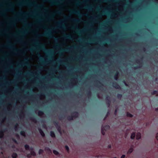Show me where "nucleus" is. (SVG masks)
Wrapping results in <instances>:
<instances>
[{
  "instance_id": "41",
  "label": "nucleus",
  "mask_w": 158,
  "mask_h": 158,
  "mask_svg": "<svg viewBox=\"0 0 158 158\" xmlns=\"http://www.w3.org/2000/svg\"><path fill=\"white\" fill-rule=\"evenodd\" d=\"M157 93H158L157 91L156 90H154L153 92H152L151 93V94L152 95H154L156 94H157Z\"/></svg>"
},
{
  "instance_id": "53",
  "label": "nucleus",
  "mask_w": 158,
  "mask_h": 158,
  "mask_svg": "<svg viewBox=\"0 0 158 158\" xmlns=\"http://www.w3.org/2000/svg\"><path fill=\"white\" fill-rule=\"evenodd\" d=\"M73 20L74 22L76 23H78L79 21V20L77 19H73Z\"/></svg>"
},
{
  "instance_id": "45",
  "label": "nucleus",
  "mask_w": 158,
  "mask_h": 158,
  "mask_svg": "<svg viewBox=\"0 0 158 158\" xmlns=\"http://www.w3.org/2000/svg\"><path fill=\"white\" fill-rule=\"evenodd\" d=\"M122 95L121 94H117V98H118L119 99L121 98V97H122Z\"/></svg>"
},
{
  "instance_id": "55",
  "label": "nucleus",
  "mask_w": 158,
  "mask_h": 158,
  "mask_svg": "<svg viewBox=\"0 0 158 158\" xmlns=\"http://www.w3.org/2000/svg\"><path fill=\"white\" fill-rule=\"evenodd\" d=\"M10 35H11V36H13V37H16L17 36V34H10Z\"/></svg>"
},
{
  "instance_id": "50",
  "label": "nucleus",
  "mask_w": 158,
  "mask_h": 158,
  "mask_svg": "<svg viewBox=\"0 0 158 158\" xmlns=\"http://www.w3.org/2000/svg\"><path fill=\"white\" fill-rule=\"evenodd\" d=\"M36 7L38 8H41L43 7V5L42 4L37 5L36 6Z\"/></svg>"
},
{
  "instance_id": "8",
  "label": "nucleus",
  "mask_w": 158,
  "mask_h": 158,
  "mask_svg": "<svg viewBox=\"0 0 158 158\" xmlns=\"http://www.w3.org/2000/svg\"><path fill=\"white\" fill-rule=\"evenodd\" d=\"M8 44L4 45V46L7 48H11L13 49V50L15 52H18V51H21V50H19L17 49L16 48H14L13 45L9 41L8 42Z\"/></svg>"
},
{
  "instance_id": "43",
  "label": "nucleus",
  "mask_w": 158,
  "mask_h": 158,
  "mask_svg": "<svg viewBox=\"0 0 158 158\" xmlns=\"http://www.w3.org/2000/svg\"><path fill=\"white\" fill-rule=\"evenodd\" d=\"M65 149L67 150L68 152H69V147L67 145H65Z\"/></svg>"
},
{
  "instance_id": "10",
  "label": "nucleus",
  "mask_w": 158,
  "mask_h": 158,
  "mask_svg": "<svg viewBox=\"0 0 158 158\" xmlns=\"http://www.w3.org/2000/svg\"><path fill=\"white\" fill-rule=\"evenodd\" d=\"M23 5H27L28 6H31L33 4L27 2H20L16 3V5L19 6H21Z\"/></svg>"
},
{
  "instance_id": "29",
  "label": "nucleus",
  "mask_w": 158,
  "mask_h": 158,
  "mask_svg": "<svg viewBox=\"0 0 158 158\" xmlns=\"http://www.w3.org/2000/svg\"><path fill=\"white\" fill-rule=\"evenodd\" d=\"M50 136L52 138H55V135L54 132L53 131H50Z\"/></svg>"
},
{
  "instance_id": "16",
  "label": "nucleus",
  "mask_w": 158,
  "mask_h": 158,
  "mask_svg": "<svg viewBox=\"0 0 158 158\" xmlns=\"http://www.w3.org/2000/svg\"><path fill=\"white\" fill-rule=\"evenodd\" d=\"M113 86L117 89H120L121 87L117 82H114L113 83Z\"/></svg>"
},
{
  "instance_id": "58",
  "label": "nucleus",
  "mask_w": 158,
  "mask_h": 158,
  "mask_svg": "<svg viewBox=\"0 0 158 158\" xmlns=\"http://www.w3.org/2000/svg\"><path fill=\"white\" fill-rule=\"evenodd\" d=\"M125 155H123L120 158H125Z\"/></svg>"
},
{
  "instance_id": "19",
  "label": "nucleus",
  "mask_w": 158,
  "mask_h": 158,
  "mask_svg": "<svg viewBox=\"0 0 158 158\" xmlns=\"http://www.w3.org/2000/svg\"><path fill=\"white\" fill-rule=\"evenodd\" d=\"M64 37L66 39H72L73 37L71 35L68 34H65L64 35Z\"/></svg>"
},
{
  "instance_id": "25",
  "label": "nucleus",
  "mask_w": 158,
  "mask_h": 158,
  "mask_svg": "<svg viewBox=\"0 0 158 158\" xmlns=\"http://www.w3.org/2000/svg\"><path fill=\"white\" fill-rule=\"evenodd\" d=\"M102 128H103L104 130L106 131L110 129V127L109 125H106L104 126L102 125Z\"/></svg>"
},
{
  "instance_id": "32",
  "label": "nucleus",
  "mask_w": 158,
  "mask_h": 158,
  "mask_svg": "<svg viewBox=\"0 0 158 158\" xmlns=\"http://www.w3.org/2000/svg\"><path fill=\"white\" fill-rule=\"evenodd\" d=\"M17 154L16 153H13L12 155V158H16L17 157Z\"/></svg>"
},
{
  "instance_id": "63",
  "label": "nucleus",
  "mask_w": 158,
  "mask_h": 158,
  "mask_svg": "<svg viewBox=\"0 0 158 158\" xmlns=\"http://www.w3.org/2000/svg\"><path fill=\"white\" fill-rule=\"evenodd\" d=\"M155 81L158 82L157 83L158 84V78H156L155 80Z\"/></svg>"
},
{
  "instance_id": "46",
  "label": "nucleus",
  "mask_w": 158,
  "mask_h": 158,
  "mask_svg": "<svg viewBox=\"0 0 158 158\" xmlns=\"http://www.w3.org/2000/svg\"><path fill=\"white\" fill-rule=\"evenodd\" d=\"M109 114H110V111L109 110H108L107 113L106 114V115L105 117L104 118V119H103L104 120L106 119V118H107V117L108 116V115H109Z\"/></svg>"
},
{
  "instance_id": "36",
  "label": "nucleus",
  "mask_w": 158,
  "mask_h": 158,
  "mask_svg": "<svg viewBox=\"0 0 158 158\" xmlns=\"http://www.w3.org/2000/svg\"><path fill=\"white\" fill-rule=\"evenodd\" d=\"M133 151V149L132 148H130L128 150L127 153L128 154H130Z\"/></svg>"
},
{
  "instance_id": "40",
  "label": "nucleus",
  "mask_w": 158,
  "mask_h": 158,
  "mask_svg": "<svg viewBox=\"0 0 158 158\" xmlns=\"http://www.w3.org/2000/svg\"><path fill=\"white\" fill-rule=\"evenodd\" d=\"M53 152L55 155H58L59 154V152L56 150H53Z\"/></svg>"
},
{
  "instance_id": "39",
  "label": "nucleus",
  "mask_w": 158,
  "mask_h": 158,
  "mask_svg": "<svg viewBox=\"0 0 158 158\" xmlns=\"http://www.w3.org/2000/svg\"><path fill=\"white\" fill-rule=\"evenodd\" d=\"M44 114V112L40 110L38 112V115L39 116H42Z\"/></svg>"
},
{
  "instance_id": "9",
  "label": "nucleus",
  "mask_w": 158,
  "mask_h": 158,
  "mask_svg": "<svg viewBox=\"0 0 158 158\" xmlns=\"http://www.w3.org/2000/svg\"><path fill=\"white\" fill-rule=\"evenodd\" d=\"M57 24L59 25L57 28H60L63 29H65L66 27L64 24V23L62 20H61L57 23Z\"/></svg>"
},
{
  "instance_id": "47",
  "label": "nucleus",
  "mask_w": 158,
  "mask_h": 158,
  "mask_svg": "<svg viewBox=\"0 0 158 158\" xmlns=\"http://www.w3.org/2000/svg\"><path fill=\"white\" fill-rule=\"evenodd\" d=\"M87 95L88 96H90L91 94V92L89 90L87 91Z\"/></svg>"
},
{
  "instance_id": "31",
  "label": "nucleus",
  "mask_w": 158,
  "mask_h": 158,
  "mask_svg": "<svg viewBox=\"0 0 158 158\" xmlns=\"http://www.w3.org/2000/svg\"><path fill=\"white\" fill-rule=\"evenodd\" d=\"M20 134L21 135L23 136H26V133L24 131H21L20 132Z\"/></svg>"
},
{
  "instance_id": "2",
  "label": "nucleus",
  "mask_w": 158,
  "mask_h": 158,
  "mask_svg": "<svg viewBox=\"0 0 158 158\" xmlns=\"http://www.w3.org/2000/svg\"><path fill=\"white\" fill-rule=\"evenodd\" d=\"M37 37L41 36H48L50 38H53L55 40L57 41L58 39L54 36L52 34L51 29H48L46 32L42 34L36 35Z\"/></svg>"
},
{
  "instance_id": "20",
  "label": "nucleus",
  "mask_w": 158,
  "mask_h": 158,
  "mask_svg": "<svg viewBox=\"0 0 158 158\" xmlns=\"http://www.w3.org/2000/svg\"><path fill=\"white\" fill-rule=\"evenodd\" d=\"M106 100L107 101V104L108 105V106H109L110 103V97L108 95L106 96Z\"/></svg>"
},
{
  "instance_id": "14",
  "label": "nucleus",
  "mask_w": 158,
  "mask_h": 158,
  "mask_svg": "<svg viewBox=\"0 0 158 158\" xmlns=\"http://www.w3.org/2000/svg\"><path fill=\"white\" fill-rule=\"evenodd\" d=\"M136 62L137 64H139V66H137L135 67H134V69H138V68H140V67L141 66L142 64V63H141L140 60H136Z\"/></svg>"
},
{
  "instance_id": "52",
  "label": "nucleus",
  "mask_w": 158,
  "mask_h": 158,
  "mask_svg": "<svg viewBox=\"0 0 158 158\" xmlns=\"http://www.w3.org/2000/svg\"><path fill=\"white\" fill-rule=\"evenodd\" d=\"M12 141L15 143L17 144L18 143L17 141V140L14 138H12Z\"/></svg>"
},
{
  "instance_id": "62",
  "label": "nucleus",
  "mask_w": 158,
  "mask_h": 158,
  "mask_svg": "<svg viewBox=\"0 0 158 158\" xmlns=\"http://www.w3.org/2000/svg\"><path fill=\"white\" fill-rule=\"evenodd\" d=\"M111 146L110 144L108 146V148H111Z\"/></svg>"
},
{
  "instance_id": "6",
  "label": "nucleus",
  "mask_w": 158,
  "mask_h": 158,
  "mask_svg": "<svg viewBox=\"0 0 158 158\" xmlns=\"http://www.w3.org/2000/svg\"><path fill=\"white\" fill-rule=\"evenodd\" d=\"M4 11H9L11 12L15 11V10L14 8V5L13 3L10 1L9 7L5 9L3 11L0 12V15H5L4 12Z\"/></svg>"
},
{
  "instance_id": "17",
  "label": "nucleus",
  "mask_w": 158,
  "mask_h": 158,
  "mask_svg": "<svg viewBox=\"0 0 158 158\" xmlns=\"http://www.w3.org/2000/svg\"><path fill=\"white\" fill-rule=\"evenodd\" d=\"M44 1L50 2L53 5H57L59 4V2L56 1H54L52 0H44Z\"/></svg>"
},
{
  "instance_id": "18",
  "label": "nucleus",
  "mask_w": 158,
  "mask_h": 158,
  "mask_svg": "<svg viewBox=\"0 0 158 158\" xmlns=\"http://www.w3.org/2000/svg\"><path fill=\"white\" fill-rule=\"evenodd\" d=\"M71 28L72 29H76L77 30V32L78 33L80 34V33H81V32H83V30H80L79 29V28L78 27H76L75 28V27L74 26H72L71 27Z\"/></svg>"
},
{
  "instance_id": "23",
  "label": "nucleus",
  "mask_w": 158,
  "mask_h": 158,
  "mask_svg": "<svg viewBox=\"0 0 158 158\" xmlns=\"http://www.w3.org/2000/svg\"><path fill=\"white\" fill-rule=\"evenodd\" d=\"M24 147L26 150H33V148L32 147L30 148L29 145L27 144H25L24 145Z\"/></svg>"
},
{
  "instance_id": "24",
  "label": "nucleus",
  "mask_w": 158,
  "mask_h": 158,
  "mask_svg": "<svg viewBox=\"0 0 158 158\" xmlns=\"http://www.w3.org/2000/svg\"><path fill=\"white\" fill-rule=\"evenodd\" d=\"M38 130L40 133V135H41L43 137H44L45 136V134H44V132L42 131V130L40 128H38Z\"/></svg>"
},
{
  "instance_id": "34",
  "label": "nucleus",
  "mask_w": 158,
  "mask_h": 158,
  "mask_svg": "<svg viewBox=\"0 0 158 158\" xmlns=\"http://www.w3.org/2000/svg\"><path fill=\"white\" fill-rule=\"evenodd\" d=\"M67 119L69 120H72L73 119V117L71 114L70 116H69L67 117Z\"/></svg>"
},
{
  "instance_id": "60",
  "label": "nucleus",
  "mask_w": 158,
  "mask_h": 158,
  "mask_svg": "<svg viewBox=\"0 0 158 158\" xmlns=\"http://www.w3.org/2000/svg\"><path fill=\"white\" fill-rule=\"evenodd\" d=\"M30 155L31 154H28L27 155V156L28 158H30Z\"/></svg>"
},
{
  "instance_id": "64",
  "label": "nucleus",
  "mask_w": 158,
  "mask_h": 158,
  "mask_svg": "<svg viewBox=\"0 0 158 158\" xmlns=\"http://www.w3.org/2000/svg\"><path fill=\"white\" fill-rule=\"evenodd\" d=\"M63 118V116L62 115H60L59 116V118L60 119H61V118Z\"/></svg>"
},
{
  "instance_id": "61",
  "label": "nucleus",
  "mask_w": 158,
  "mask_h": 158,
  "mask_svg": "<svg viewBox=\"0 0 158 158\" xmlns=\"http://www.w3.org/2000/svg\"><path fill=\"white\" fill-rule=\"evenodd\" d=\"M21 53L23 55H25V52H24L23 51H21Z\"/></svg>"
},
{
  "instance_id": "44",
  "label": "nucleus",
  "mask_w": 158,
  "mask_h": 158,
  "mask_svg": "<svg viewBox=\"0 0 158 158\" xmlns=\"http://www.w3.org/2000/svg\"><path fill=\"white\" fill-rule=\"evenodd\" d=\"M105 130H104V128H102V129H101V132H102V134L103 135H105Z\"/></svg>"
},
{
  "instance_id": "56",
  "label": "nucleus",
  "mask_w": 158,
  "mask_h": 158,
  "mask_svg": "<svg viewBox=\"0 0 158 158\" xmlns=\"http://www.w3.org/2000/svg\"><path fill=\"white\" fill-rule=\"evenodd\" d=\"M40 59L43 62V63H46L47 62L46 61H43V58H42V57L41 56V57L40 58Z\"/></svg>"
},
{
  "instance_id": "54",
  "label": "nucleus",
  "mask_w": 158,
  "mask_h": 158,
  "mask_svg": "<svg viewBox=\"0 0 158 158\" xmlns=\"http://www.w3.org/2000/svg\"><path fill=\"white\" fill-rule=\"evenodd\" d=\"M18 124L17 123L15 125L14 127H15V130H16L18 128Z\"/></svg>"
},
{
  "instance_id": "33",
  "label": "nucleus",
  "mask_w": 158,
  "mask_h": 158,
  "mask_svg": "<svg viewBox=\"0 0 158 158\" xmlns=\"http://www.w3.org/2000/svg\"><path fill=\"white\" fill-rule=\"evenodd\" d=\"M118 72H116V73L114 75V78L116 80H118Z\"/></svg>"
},
{
  "instance_id": "26",
  "label": "nucleus",
  "mask_w": 158,
  "mask_h": 158,
  "mask_svg": "<svg viewBox=\"0 0 158 158\" xmlns=\"http://www.w3.org/2000/svg\"><path fill=\"white\" fill-rule=\"evenodd\" d=\"M34 123H36L37 122L36 119L35 117H30L29 118Z\"/></svg>"
},
{
  "instance_id": "22",
  "label": "nucleus",
  "mask_w": 158,
  "mask_h": 158,
  "mask_svg": "<svg viewBox=\"0 0 158 158\" xmlns=\"http://www.w3.org/2000/svg\"><path fill=\"white\" fill-rule=\"evenodd\" d=\"M76 48V47L75 46H72V47H71L70 48H66L65 49H62L61 51H60L59 52V53H60L61 52L63 51V52H64V51H69L70 50V48Z\"/></svg>"
},
{
  "instance_id": "51",
  "label": "nucleus",
  "mask_w": 158,
  "mask_h": 158,
  "mask_svg": "<svg viewBox=\"0 0 158 158\" xmlns=\"http://www.w3.org/2000/svg\"><path fill=\"white\" fill-rule=\"evenodd\" d=\"M32 73H33L30 71L27 72L26 73V74L28 75H31V74Z\"/></svg>"
},
{
  "instance_id": "21",
  "label": "nucleus",
  "mask_w": 158,
  "mask_h": 158,
  "mask_svg": "<svg viewBox=\"0 0 158 158\" xmlns=\"http://www.w3.org/2000/svg\"><path fill=\"white\" fill-rule=\"evenodd\" d=\"M73 117V118H77L78 117V112L77 111H75L73 112L71 114Z\"/></svg>"
},
{
  "instance_id": "42",
  "label": "nucleus",
  "mask_w": 158,
  "mask_h": 158,
  "mask_svg": "<svg viewBox=\"0 0 158 158\" xmlns=\"http://www.w3.org/2000/svg\"><path fill=\"white\" fill-rule=\"evenodd\" d=\"M98 83L100 85H99L98 86L100 88H102L103 85L99 81H98Z\"/></svg>"
},
{
  "instance_id": "7",
  "label": "nucleus",
  "mask_w": 158,
  "mask_h": 158,
  "mask_svg": "<svg viewBox=\"0 0 158 158\" xmlns=\"http://www.w3.org/2000/svg\"><path fill=\"white\" fill-rule=\"evenodd\" d=\"M62 14V11L60 10H59L56 11L55 12L51 14L50 15H48V19L51 20L53 19L54 18V16L56 14L61 15Z\"/></svg>"
},
{
  "instance_id": "48",
  "label": "nucleus",
  "mask_w": 158,
  "mask_h": 158,
  "mask_svg": "<svg viewBox=\"0 0 158 158\" xmlns=\"http://www.w3.org/2000/svg\"><path fill=\"white\" fill-rule=\"evenodd\" d=\"M44 152V151L42 149H40L39 151V154H42Z\"/></svg>"
},
{
  "instance_id": "11",
  "label": "nucleus",
  "mask_w": 158,
  "mask_h": 158,
  "mask_svg": "<svg viewBox=\"0 0 158 158\" xmlns=\"http://www.w3.org/2000/svg\"><path fill=\"white\" fill-rule=\"evenodd\" d=\"M69 12L72 14H75L79 16H81V14L80 11L77 10H70Z\"/></svg>"
},
{
  "instance_id": "15",
  "label": "nucleus",
  "mask_w": 158,
  "mask_h": 158,
  "mask_svg": "<svg viewBox=\"0 0 158 158\" xmlns=\"http://www.w3.org/2000/svg\"><path fill=\"white\" fill-rule=\"evenodd\" d=\"M7 129L5 128L2 130L0 131V138H2L4 136V133L6 131Z\"/></svg>"
},
{
  "instance_id": "12",
  "label": "nucleus",
  "mask_w": 158,
  "mask_h": 158,
  "mask_svg": "<svg viewBox=\"0 0 158 158\" xmlns=\"http://www.w3.org/2000/svg\"><path fill=\"white\" fill-rule=\"evenodd\" d=\"M53 123L58 131H60V127L59 125V123L56 121H54Z\"/></svg>"
},
{
  "instance_id": "38",
  "label": "nucleus",
  "mask_w": 158,
  "mask_h": 158,
  "mask_svg": "<svg viewBox=\"0 0 158 158\" xmlns=\"http://www.w3.org/2000/svg\"><path fill=\"white\" fill-rule=\"evenodd\" d=\"M31 154H30L31 155L33 156H35L36 153H35V152L33 150H31Z\"/></svg>"
},
{
  "instance_id": "13",
  "label": "nucleus",
  "mask_w": 158,
  "mask_h": 158,
  "mask_svg": "<svg viewBox=\"0 0 158 158\" xmlns=\"http://www.w3.org/2000/svg\"><path fill=\"white\" fill-rule=\"evenodd\" d=\"M110 14V12L106 10L105 11H103L102 13L99 14L98 16L97 17H99L101 16L104 15H109Z\"/></svg>"
},
{
  "instance_id": "30",
  "label": "nucleus",
  "mask_w": 158,
  "mask_h": 158,
  "mask_svg": "<svg viewBox=\"0 0 158 158\" xmlns=\"http://www.w3.org/2000/svg\"><path fill=\"white\" fill-rule=\"evenodd\" d=\"M135 136V133L132 132L131 135V139H134Z\"/></svg>"
},
{
  "instance_id": "3",
  "label": "nucleus",
  "mask_w": 158,
  "mask_h": 158,
  "mask_svg": "<svg viewBox=\"0 0 158 158\" xmlns=\"http://www.w3.org/2000/svg\"><path fill=\"white\" fill-rule=\"evenodd\" d=\"M17 20L18 21H23L25 22V25L27 27H30L32 25V24L30 23H27V21H24V19L23 18H19L17 17L16 18H13V20L11 21L9 23V25L10 26L15 27L16 25L15 21Z\"/></svg>"
},
{
  "instance_id": "28",
  "label": "nucleus",
  "mask_w": 158,
  "mask_h": 158,
  "mask_svg": "<svg viewBox=\"0 0 158 158\" xmlns=\"http://www.w3.org/2000/svg\"><path fill=\"white\" fill-rule=\"evenodd\" d=\"M28 61V59L27 58H26L25 59L24 61L25 62H24L23 63V65L25 66L27 65L28 64V63L27 62V61Z\"/></svg>"
},
{
  "instance_id": "4",
  "label": "nucleus",
  "mask_w": 158,
  "mask_h": 158,
  "mask_svg": "<svg viewBox=\"0 0 158 158\" xmlns=\"http://www.w3.org/2000/svg\"><path fill=\"white\" fill-rule=\"evenodd\" d=\"M16 16H26L30 17H33V15L35 14V11H31L29 13L26 12H23L22 10L19 12H16Z\"/></svg>"
},
{
  "instance_id": "57",
  "label": "nucleus",
  "mask_w": 158,
  "mask_h": 158,
  "mask_svg": "<svg viewBox=\"0 0 158 158\" xmlns=\"http://www.w3.org/2000/svg\"><path fill=\"white\" fill-rule=\"evenodd\" d=\"M117 111V109H116L115 110L114 112V115H116V114Z\"/></svg>"
},
{
  "instance_id": "37",
  "label": "nucleus",
  "mask_w": 158,
  "mask_h": 158,
  "mask_svg": "<svg viewBox=\"0 0 158 158\" xmlns=\"http://www.w3.org/2000/svg\"><path fill=\"white\" fill-rule=\"evenodd\" d=\"M127 116L128 117H132L133 116L132 114L128 112H127Z\"/></svg>"
},
{
  "instance_id": "27",
  "label": "nucleus",
  "mask_w": 158,
  "mask_h": 158,
  "mask_svg": "<svg viewBox=\"0 0 158 158\" xmlns=\"http://www.w3.org/2000/svg\"><path fill=\"white\" fill-rule=\"evenodd\" d=\"M141 137V134L140 132H138L136 135V139H139Z\"/></svg>"
},
{
  "instance_id": "35",
  "label": "nucleus",
  "mask_w": 158,
  "mask_h": 158,
  "mask_svg": "<svg viewBox=\"0 0 158 158\" xmlns=\"http://www.w3.org/2000/svg\"><path fill=\"white\" fill-rule=\"evenodd\" d=\"M85 9H88L89 10H92V7L91 6H86L85 7Z\"/></svg>"
},
{
  "instance_id": "49",
  "label": "nucleus",
  "mask_w": 158,
  "mask_h": 158,
  "mask_svg": "<svg viewBox=\"0 0 158 158\" xmlns=\"http://www.w3.org/2000/svg\"><path fill=\"white\" fill-rule=\"evenodd\" d=\"M81 3V2H80L79 1L77 0L75 4L76 5H79V4Z\"/></svg>"
},
{
  "instance_id": "59",
  "label": "nucleus",
  "mask_w": 158,
  "mask_h": 158,
  "mask_svg": "<svg viewBox=\"0 0 158 158\" xmlns=\"http://www.w3.org/2000/svg\"><path fill=\"white\" fill-rule=\"evenodd\" d=\"M156 138L157 140H158V133L156 134Z\"/></svg>"
},
{
  "instance_id": "1",
  "label": "nucleus",
  "mask_w": 158,
  "mask_h": 158,
  "mask_svg": "<svg viewBox=\"0 0 158 158\" xmlns=\"http://www.w3.org/2000/svg\"><path fill=\"white\" fill-rule=\"evenodd\" d=\"M33 41L34 42V44L37 46V47H34L31 48L29 49V51L31 52L35 51L36 52H38L39 50H42L50 55L52 54L53 51L52 50L46 48L44 44L40 43L37 40L34 39Z\"/></svg>"
},
{
  "instance_id": "5",
  "label": "nucleus",
  "mask_w": 158,
  "mask_h": 158,
  "mask_svg": "<svg viewBox=\"0 0 158 158\" xmlns=\"http://www.w3.org/2000/svg\"><path fill=\"white\" fill-rule=\"evenodd\" d=\"M27 30L26 29H24L23 30H19L18 32L19 34H20L21 35L17 38V41L18 42H21L23 41V38L24 37V35L27 33Z\"/></svg>"
}]
</instances>
